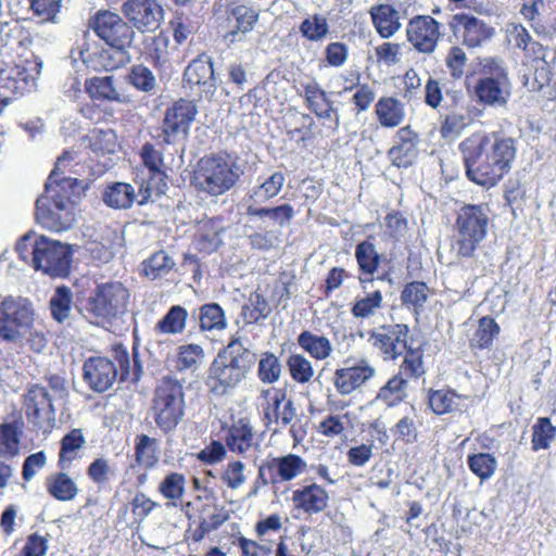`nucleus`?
Returning a JSON list of instances; mask_svg holds the SVG:
<instances>
[{
  "label": "nucleus",
  "mask_w": 556,
  "mask_h": 556,
  "mask_svg": "<svg viewBox=\"0 0 556 556\" xmlns=\"http://www.w3.org/2000/svg\"><path fill=\"white\" fill-rule=\"evenodd\" d=\"M46 486L51 496L62 502L74 500L79 491L75 481L65 472L49 476Z\"/></svg>",
  "instance_id": "nucleus-35"
},
{
  "label": "nucleus",
  "mask_w": 556,
  "mask_h": 556,
  "mask_svg": "<svg viewBox=\"0 0 556 556\" xmlns=\"http://www.w3.org/2000/svg\"><path fill=\"white\" fill-rule=\"evenodd\" d=\"M244 174V165L229 154L202 157L194 172L195 188L212 197L225 194L232 189Z\"/></svg>",
  "instance_id": "nucleus-5"
},
{
  "label": "nucleus",
  "mask_w": 556,
  "mask_h": 556,
  "mask_svg": "<svg viewBox=\"0 0 556 556\" xmlns=\"http://www.w3.org/2000/svg\"><path fill=\"white\" fill-rule=\"evenodd\" d=\"M306 468L305 459L296 454L268 457L258 467L256 483L268 485L290 482L304 473Z\"/></svg>",
  "instance_id": "nucleus-12"
},
{
  "label": "nucleus",
  "mask_w": 556,
  "mask_h": 556,
  "mask_svg": "<svg viewBox=\"0 0 556 556\" xmlns=\"http://www.w3.org/2000/svg\"><path fill=\"white\" fill-rule=\"evenodd\" d=\"M229 15L236 20L237 28L241 33H249L258 21V11L249 4L235 5Z\"/></svg>",
  "instance_id": "nucleus-57"
},
{
  "label": "nucleus",
  "mask_w": 556,
  "mask_h": 556,
  "mask_svg": "<svg viewBox=\"0 0 556 556\" xmlns=\"http://www.w3.org/2000/svg\"><path fill=\"white\" fill-rule=\"evenodd\" d=\"M368 13L375 30L382 39L394 37L403 26L402 13L393 4L377 3L370 7Z\"/></svg>",
  "instance_id": "nucleus-23"
},
{
  "label": "nucleus",
  "mask_w": 556,
  "mask_h": 556,
  "mask_svg": "<svg viewBox=\"0 0 556 556\" xmlns=\"http://www.w3.org/2000/svg\"><path fill=\"white\" fill-rule=\"evenodd\" d=\"M459 149L467 177L486 188L496 186L511 169L517 153L515 140L496 132H476L466 138Z\"/></svg>",
  "instance_id": "nucleus-1"
},
{
  "label": "nucleus",
  "mask_w": 556,
  "mask_h": 556,
  "mask_svg": "<svg viewBox=\"0 0 556 556\" xmlns=\"http://www.w3.org/2000/svg\"><path fill=\"white\" fill-rule=\"evenodd\" d=\"M112 357H90L84 364V380L89 388L102 393L116 381L117 376L125 379L129 374V354L123 345H115Z\"/></svg>",
  "instance_id": "nucleus-6"
},
{
  "label": "nucleus",
  "mask_w": 556,
  "mask_h": 556,
  "mask_svg": "<svg viewBox=\"0 0 556 556\" xmlns=\"http://www.w3.org/2000/svg\"><path fill=\"white\" fill-rule=\"evenodd\" d=\"M226 445L236 454L249 457L255 455L260 450L251 420L245 417L232 420L226 432Z\"/></svg>",
  "instance_id": "nucleus-18"
},
{
  "label": "nucleus",
  "mask_w": 556,
  "mask_h": 556,
  "mask_svg": "<svg viewBox=\"0 0 556 556\" xmlns=\"http://www.w3.org/2000/svg\"><path fill=\"white\" fill-rule=\"evenodd\" d=\"M467 464L470 470L481 480L490 479L497 468V460L490 453H478L469 455L467 458Z\"/></svg>",
  "instance_id": "nucleus-54"
},
{
  "label": "nucleus",
  "mask_w": 556,
  "mask_h": 556,
  "mask_svg": "<svg viewBox=\"0 0 556 556\" xmlns=\"http://www.w3.org/2000/svg\"><path fill=\"white\" fill-rule=\"evenodd\" d=\"M458 30L462 34L463 43L468 48H478L489 42L495 34L484 20L462 13L454 16Z\"/></svg>",
  "instance_id": "nucleus-21"
},
{
  "label": "nucleus",
  "mask_w": 556,
  "mask_h": 556,
  "mask_svg": "<svg viewBox=\"0 0 556 556\" xmlns=\"http://www.w3.org/2000/svg\"><path fill=\"white\" fill-rule=\"evenodd\" d=\"M489 210L486 205L468 204L463 206L456 218L458 255L470 257L477 247L486 237L489 225Z\"/></svg>",
  "instance_id": "nucleus-8"
},
{
  "label": "nucleus",
  "mask_w": 556,
  "mask_h": 556,
  "mask_svg": "<svg viewBox=\"0 0 556 556\" xmlns=\"http://www.w3.org/2000/svg\"><path fill=\"white\" fill-rule=\"evenodd\" d=\"M86 439L81 429H73L61 440L58 466L62 470L70 469L73 462L80 459L84 454Z\"/></svg>",
  "instance_id": "nucleus-28"
},
{
  "label": "nucleus",
  "mask_w": 556,
  "mask_h": 556,
  "mask_svg": "<svg viewBox=\"0 0 556 556\" xmlns=\"http://www.w3.org/2000/svg\"><path fill=\"white\" fill-rule=\"evenodd\" d=\"M441 27V23L430 15L414 16L406 25L407 41L419 53L431 54L442 36Z\"/></svg>",
  "instance_id": "nucleus-16"
},
{
  "label": "nucleus",
  "mask_w": 556,
  "mask_h": 556,
  "mask_svg": "<svg viewBox=\"0 0 556 556\" xmlns=\"http://www.w3.org/2000/svg\"><path fill=\"white\" fill-rule=\"evenodd\" d=\"M245 465L241 460L229 462L222 473V480L231 490H237L245 483Z\"/></svg>",
  "instance_id": "nucleus-62"
},
{
  "label": "nucleus",
  "mask_w": 556,
  "mask_h": 556,
  "mask_svg": "<svg viewBox=\"0 0 556 556\" xmlns=\"http://www.w3.org/2000/svg\"><path fill=\"white\" fill-rule=\"evenodd\" d=\"M329 31L328 18L318 13L308 15L299 26V33L311 42H321L327 38Z\"/></svg>",
  "instance_id": "nucleus-39"
},
{
  "label": "nucleus",
  "mask_w": 556,
  "mask_h": 556,
  "mask_svg": "<svg viewBox=\"0 0 556 556\" xmlns=\"http://www.w3.org/2000/svg\"><path fill=\"white\" fill-rule=\"evenodd\" d=\"M15 250L25 262H30L36 270L53 278H65L71 270L73 252L68 244L46 236L27 233L16 243Z\"/></svg>",
  "instance_id": "nucleus-4"
},
{
  "label": "nucleus",
  "mask_w": 556,
  "mask_h": 556,
  "mask_svg": "<svg viewBox=\"0 0 556 556\" xmlns=\"http://www.w3.org/2000/svg\"><path fill=\"white\" fill-rule=\"evenodd\" d=\"M198 318L201 331L223 330L227 326L225 312L216 303L202 305Z\"/></svg>",
  "instance_id": "nucleus-42"
},
{
  "label": "nucleus",
  "mask_w": 556,
  "mask_h": 556,
  "mask_svg": "<svg viewBox=\"0 0 556 556\" xmlns=\"http://www.w3.org/2000/svg\"><path fill=\"white\" fill-rule=\"evenodd\" d=\"M418 153L414 143H397L389 151L392 163L397 167H408L413 164Z\"/></svg>",
  "instance_id": "nucleus-61"
},
{
  "label": "nucleus",
  "mask_w": 556,
  "mask_h": 556,
  "mask_svg": "<svg viewBox=\"0 0 556 556\" xmlns=\"http://www.w3.org/2000/svg\"><path fill=\"white\" fill-rule=\"evenodd\" d=\"M408 332L403 324L384 325L370 331L368 341L384 361H394L408 348Z\"/></svg>",
  "instance_id": "nucleus-15"
},
{
  "label": "nucleus",
  "mask_w": 556,
  "mask_h": 556,
  "mask_svg": "<svg viewBox=\"0 0 556 556\" xmlns=\"http://www.w3.org/2000/svg\"><path fill=\"white\" fill-rule=\"evenodd\" d=\"M355 258L362 274L359 281L363 289H366V283L374 280V274L378 270L381 255L371 241L365 240L356 244Z\"/></svg>",
  "instance_id": "nucleus-27"
},
{
  "label": "nucleus",
  "mask_w": 556,
  "mask_h": 556,
  "mask_svg": "<svg viewBox=\"0 0 556 556\" xmlns=\"http://www.w3.org/2000/svg\"><path fill=\"white\" fill-rule=\"evenodd\" d=\"M85 89L88 94L96 100L114 101L118 103H129L130 97L119 92L113 84L112 76L93 77L87 79Z\"/></svg>",
  "instance_id": "nucleus-29"
},
{
  "label": "nucleus",
  "mask_w": 556,
  "mask_h": 556,
  "mask_svg": "<svg viewBox=\"0 0 556 556\" xmlns=\"http://www.w3.org/2000/svg\"><path fill=\"white\" fill-rule=\"evenodd\" d=\"M88 477L98 485H105L114 471L104 457L96 458L87 469Z\"/></svg>",
  "instance_id": "nucleus-64"
},
{
  "label": "nucleus",
  "mask_w": 556,
  "mask_h": 556,
  "mask_svg": "<svg viewBox=\"0 0 556 556\" xmlns=\"http://www.w3.org/2000/svg\"><path fill=\"white\" fill-rule=\"evenodd\" d=\"M349 422L348 414L329 415L318 426V431L328 438H334L342 434Z\"/></svg>",
  "instance_id": "nucleus-63"
},
{
  "label": "nucleus",
  "mask_w": 556,
  "mask_h": 556,
  "mask_svg": "<svg viewBox=\"0 0 556 556\" xmlns=\"http://www.w3.org/2000/svg\"><path fill=\"white\" fill-rule=\"evenodd\" d=\"M427 399L435 415H444L459 410L464 396L451 389H438L429 390Z\"/></svg>",
  "instance_id": "nucleus-31"
},
{
  "label": "nucleus",
  "mask_w": 556,
  "mask_h": 556,
  "mask_svg": "<svg viewBox=\"0 0 556 556\" xmlns=\"http://www.w3.org/2000/svg\"><path fill=\"white\" fill-rule=\"evenodd\" d=\"M127 80L136 89L150 92L155 88L156 79L151 70L144 65H135L127 75Z\"/></svg>",
  "instance_id": "nucleus-58"
},
{
  "label": "nucleus",
  "mask_w": 556,
  "mask_h": 556,
  "mask_svg": "<svg viewBox=\"0 0 556 556\" xmlns=\"http://www.w3.org/2000/svg\"><path fill=\"white\" fill-rule=\"evenodd\" d=\"M406 388L407 380L400 374L395 375L380 389L377 399L388 406L396 405L404 400Z\"/></svg>",
  "instance_id": "nucleus-46"
},
{
  "label": "nucleus",
  "mask_w": 556,
  "mask_h": 556,
  "mask_svg": "<svg viewBox=\"0 0 556 556\" xmlns=\"http://www.w3.org/2000/svg\"><path fill=\"white\" fill-rule=\"evenodd\" d=\"M404 353L405 356L400 367V375L410 378L421 377L426 372L422 362L424 352L419 348H407Z\"/></svg>",
  "instance_id": "nucleus-56"
},
{
  "label": "nucleus",
  "mask_w": 556,
  "mask_h": 556,
  "mask_svg": "<svg viewBox=\"0 0 556 556\" xmlns=\"http://www.w3.org/2000/svg\"><path fill=\"white\" fill-rule=\"evenodd\" d=\"M205 353L203 348L197 343H189L178 346L176 368L179 371H197L203 364Z\"/></svg>",
  "instance_id": "nucleus-40"
},
{
  "label": "nucleus",
  "mask_w": 556,
  "mask_h": 556,
  "mask_svg": "<svg viewBox=\"0 0 556 556\" xmlns=\"http://www.w3.org/2000/svg\"><path fill=\"white\" fill-rule=\"evenodd\" d=\"M73 293L65 286L58 287L52 294L49 305L53 319L64 323L72 313Z\"/></svg>",
  "instance_id": "nucleus-43"
},
{
  "label": "nucleus",
  "mask_w": 556,
  "mask_h": 556,
  "mask_svg": "<svg viewBox=\"0 0 556 556\" xmlns=\"http://www.w3.org/2000/svg\"><path fill=\"white\" fill-rule=\"evenodd\" d=\"M295 416L296 410L293 402L280 391L275 393L271 403L265 409L266 425L270 430L276 433L291 426L290 433L296 440L294 425H291Z\"/></svg>",
  "instance_id": "nucleus-22"
},
{
  "label": "nucleus",
  "mask_w": 556,
  "mask_h": 556,
  "mask_svg": "<svg viewBox=\"0 0 556 556\" xmlns=\"http://www.w3.org/2000/svg\"><path fill=\"white\" fill-rule=\"evenodd\" d=\"M376 114L383 127H396L404 121V104L393 97L381 98L376 103Z\"/></svg>",
  "instance_id": "nucleus-33"
},
{
  "label": "nucleus",
  "mask_w": 556,
  "mask_h": 556,
  "mask_svg": "<svg viewBox=\"0 0 556 556\" xmlns=\"http://www.w3.org/2000/svg\"><path fill=\"white\" fill-rule=\"evenodd\" d=\"M123 13L140 33L155 31L164 18V11L156 0H127Z\"/></svg>",
  "instance_id": "nucleus-17"
},
{
  "label": "nucleus",
  "mask_w": 556,
  "mask_h": 556,
  "mask_svg": "<svg viewBox=\"0 0 556 556\" xmlns=\"http://www.w3.org/2000/svg\"><path fill=\"white\" fill-rule=\"evenodd\" d=\"M288 371L293 381L300 384L312 381L315 370L312 362L300 353H290L286 362Z\"/></svg>",
  "instance_id": "nucleus-41"
},
{
  "label": "nucleus",
  "mask_w": 556,
  "mask_h": 556,
  "mask_svg": "<svg viewBox=\"0 0 556 556\" xmlns=\"http://www.w3.org/2000/svg\"><path fill=\"white\" fill-rule=\"evenodd\" d=\"M383 307V295L380 290L364 292L355 299L351 313L355 318L369 319L375 317Z\"/></svg>",
  "instance_id": "nucleus-37"
},
{
  "label": "nucleus",
  "mask_w": 556,
  "mask_h": 556,
  "mask_svg": "<svg viewBox=\"0 0 556 556\" xmlns=\"http://www.w3.org/2000/svg\"><path fill=\"white\" fill-rule=\"evenodd\" d=\"M329 494L317 483H311L292 493V502L295 508L302 509L308 515L323 511L328 506Z\"/></svg>",
  "instance_id": "nucleus-25"
},
{
  "label": "nucleus",
  "mask_w": 556,
  "mask_h": 556,
  "mask_svg": "<svg viewBox=\"0 0 556 556\" xmlns=\"http://www.w3.org/2000/svg\"><path fill=\"white\" fill-rule=\"evenodd\" d=\"M72 154L64 152L55 163L46 182L45 194L36 201V218L48 230L61 232L70 229L75 222L74 193L75 179L58 178L59 172L71 161Z\"/></svg>",
  "instance_id": "nucleus-2"
},
{
  "label": "nucleus",
  "mask_w": 556,
  "mask_h": 556,
  "mask_svg": "<svg viewBox=\"0 0 556 556\" xmlns=\"http://www.w3.org/2000/svg\"><path fill=\"white\" fill-rule=\"evenodd\" d=\"M136 192L131 185L114 182L109 185L102 194L103 202L114 210H127L136 201Z\"/></svg>",
  "instance_id": "nucleus-32"
},
{
  "label": "nucleus",
  "mask_w": 556,
  "mask_h": 556,
  "mask_svg": "<svg viewBox=\"0 0 556 556\" xmlns=\"http://www.w3.org/2000/svg\"><path fill=\"white\" fill-rule=\"evenodd\" d=\"M500 326L491 317H482L479 320L477 330L470 339L472 349H488L500 333Z\"/></svg>",
  "instance_id": "nucleus-44"
},
{
  "label": "nucleus",
  "mask_w": 556,
  "mask_h": 556,
  "mask_svg": "<svg viewBox=\"0 0 556 556\" xmlns=\"http://www.w3.org/2000/svg\"><path fill=\"white\" fill-rule=\"evenodd\" d=\"M30 8L41 22H56L63 0H29Z\"/></svg>",
  "instance_id": "nucleus-60"
},
{
  "label": "nucleus",
  "mask_w": 556,
  "mask_h": 556,
  "mask_svg": "<svg viewBox=\"0 0 556 556\" xmlns=\"http://www.w3.org/2000/svg\"><path fill=\"white\" fill-rule=\"evenodd\" d=\"M20 422L0 424V456L12 458L20 453L21 437L23 434Z\"/></svg>",
  "instance_id": "nucleus-36"
},
{
  "label": "nucleus",
  "mask_w": 556,
  "mask_h": 556,
  "mask_svg": "<svg viewBox=\"0 0 556 556\" xmlns=\"http://www.w3.org/2000/svg\"><path fill=\"white\" fill-rule=\"evenodd\" d=\"M296 343L316 361H325L333 352L332 343L327 337L308 330H304L298 336Z\"/></svg>",
  "instance_id": "nucleus-30"
},
{
  "label": "nucleus",
  "mask_w": 556,
  "mask_h": 556,
  "mask_svg": "<svg viewBox=\"0 0 556 556\" xmlns=\"http://www.w3.org/2000/svg\"><path fill=\"white\" fill-rule=\"evenodd\" d=\"M195 115L197 109L192 102L187 100L175 102L166 110L161 134L157 135V138L166 144H175L184 140Z\"/></svg>",
  "instance_id": "nucleus-13"
},
{
  "label": "nucleus",
  "mask_w": 556,
  "mask_h": 556,
  "mask_svg": "<svg viewBox=\"0 0 556 556\" xmlns=\"http://www.w3.org/2000/svg\"><path fill=\"white\" fill-rule=\"evenodd\" d=\"M34 308L24 298L8 296L0 304V338L21 342L34 326Z\"/></svg>",
  "instance_id": "nucleus-11"
},
{
  "label": "nucleus",
  "mask_w": 556,
  "mask_h": 556,
  "mask_svg": "<svg viewBox=\"0 0 556 556\" xmlns=\"http://www.w3.org/2000/svg\"><path fill=\"white\" fill-rule=\"evenodd\" d=\"M270 311L266 299L262 294L254 292L250 295L249 302L243 306L242 314L249 324H253L262 318H266Z\"/></svg>",
  "instance_id": "nucleus-55"
},
{
  "label": "nucleus",
  "mask_w": 556,
  "mask_h": 556,
  "mask_svg": "<svg viewBox=\"0 0 556 556\" xmlns=\"http://www.w3.org/2000/svg\"><path fill=\"white\" fill-rule=\"evenodd\" d=\"M159 492L176 506V502L182 500L186 492L185 476L179 472L168 473L159 484Z\"/></svg>",
  "instance_id": "nucleus-48"
},
{
  "label": "nucleus",
  "mask_w": 556,
  "mask_h": 556,
  "mask_svg": "<svg viewBox=\"0 0 556 556\" xmlns=\"http://www.w3.org/2000/svg\"><path fill=\"white\" fill-rule=\"evenodd\" d=\"M184 79L191 88L197 87L198 92L206 97H212L217 89L213 61L205 54L190 62L184 72Z\"/></svg>",
  "instance_id": "nucleus-20"
},
{
  "label": "nucleus",
  "mask_w": 556,
  "mask_h": 556,
  "mask_svg": "<svg viewBox=\"0 0 556 556\" xmlns=\"http://www.w3.org/2000/svg\"><path fill=\"white\" fill-rule=\"evenodd\" d=\"M255 359V354L240 338L232 339L208 368L206 386L210 392L216 396L230 394L247 378Z\"/></svg>",
  "instance_id": "nucleus-3"
},
{
  "label": "nucleus",
  "mask_w": 556,
  "mask_h": 556,
  "mask_svg": "<svg viewBox=\"0 0 556 556\" xmlns=\"http://www.w3.org/2000/svg\"><path fill=\"white\" fill-rule=\"evenodd\" d=\"M41 68L42 62L38 59L26 61L25 66L15 67L14 76L9 78L3 87L11 89L14 93L24 94L36 86Z\"/></svg>",
  "instance_id": "nucleus-26"
},
{
  "label": "nucleus",
  "mask_w": 556,
  "mask_h": 556,
  "mask_svg": "<svg viewBox=\"0 0 556 556\" xmlns=\"http://www.w3.org/2000/svg\"><path fill=\"white\" fill-rule=\"evenodd\" d=\"M188 316L189 314L185 307L174 305L156 323L154 331L161 334H180L186 329Z\"/></svg>",
  "instance_id": "nucleus-34"
},
{
  "label": "nucleus",
  "mask_w": 556,
  "mask_h": 556,
  "mask_svg": "<svg viewBox=\"0 0 556 556\" xmlns=\"http://www.w3.org/2000/svg\"><path fill=\"white\" fill-rule=\"evenodd\" d=\"M475 94L486 106L506 108L511 96L510 83L506 75L481 77L475 86Z\"/></svg>",
  "instance_id": "nucleus-19"
},
{
  "label": "nucleus",
  "mask_w": 556,
  "mask_h": 556,
  "mask_svg": "<svg viewBox=\"0 0 556 556\" xmlns=\"http://www.w3.org/2000/svg\"><path fill=\"white\" fill-rule=\"evenodd\" d=\"M203 20L200 15H178L173 22L174 39L181 45L188 40L201 26Z\"/></svg>",
  "instance_id": "nucleus-52"
},
{
  "label": "nucleus",
  "mask_w": 556,
  "mask_h": 556,
  "mask_svg": "<svg viewBox=\"0 0 556 556\" xmlns=\"http://www.w3.org/2000/svg\"><path fill=\"white\" fill-rule=\"evenodd\" d=\"M175 266V261L163 250L155 252L143 263V273L150 279L166 276Z\"/></svg>",
  "instance_id": "nucleus-45"
},
{
  "label": "nucleus",
  "mask_w": 556,
  "mask_h": 556,
  "mask_svg": "<svg viewBox=\"0 0 556 556\" xmlns=\"http://www.w3.org/2000/svg\"><path fill=\"white\" fill-rule=\"evenodd\" d=\"M556 437V427L547 417L539 418L532 427V448L546 450Z\"/></svg>",
  "instance_id": "nucleus-51"
},
{
  "label": "nucleus",
  "mask_w": 556,
  "mask_h": 556,
  "mask_svg": "<svg viewBox=\"0 0 556 556\" xmlns=\"http://www.w3.org/2000/svg\"><path fill=\"white\" fill-rule=\"evenodd\" d=\"M130 300L129 290L121 281H108L97 285L87 299V314L102 320H110L124 315Z\"/></svg>",
  "instance_id": "nucleus-9"
},
{
  "label": "nucleus",
  "mask_w": 556,
  "mask_h": 556,
  "mask_svg": "<svg viewBox=\"0 0 556 556\" xmlns=\"http://www.w3.org/2000/svg\"><path fill=\"white\" fill-rule=\"evenodd\" d=\"M282 365L279 358L271 352L261 355L257 366V376L263 383H276L281 376Z\"/></svg>",
  "instance_id": "nucleus-47"
},
{
  "label": "nucleus",
  "mask_w": 556,
  "mask_h": 556,
  "mask_svg": "<svg viewBox=\"0 0 556 556\" xmlns=\"http://www.w3.org/2000/svg\"><path fill=\"white\" fill-rule=\"evenodd\" d=\"M375 374L376 369L366 361H362L356 366L337 369L333 383L341 395H349L365 384Z\"/></svg>",
  "instance_id": "nucleus-24"
},
{
  "label": "nucleus",
  "mask_w": 556,
  "mask_h": 556,
  "mask_svg": "<svg viewBox=\"0 0 556 556\" xmlns=\"http://www.w3.org/2000/svg\"><path fill=\"white\" fill-rule=\"evenodd\" d=\"M303 96L307 108L314 113L326 106L331 100L328 98L327 92L320 87L316 80H311L303 84Z\"/></svg>",
  "instance_id": "nucleus-59"
},
{
  "label": "nucleus",
  "mask_w": 556,
  "mask_h": 556,
  "mask_svg": "<svg viewBox=\"0 0 556 556\" xmlns=\"http://www.w3.org/2000/svg\"><path fill=\"white\" fill-rule=\"evenodd\" d=\"M152 410L154 421L163 432H169L178 426L185 413V393L177 379H162L154 392Z\"/></svg>",
  "instance_id": "nucleus-7"
},
{
  "label": "nucleus",
  "mask_w": 556,
  "mask_h": 556,
  "mask_svg": "<svg viewBox=\"0 0 556 556\" xmlns=\"http://www.w3.org/2000/svg\"><path fill=\"white\" fill-rule=\"evenodd\" d=\"M157 441L147 434L136 437L135 455L140 466L147 468L153 467L157 462L156 457Z\"/></svg>",
  "instance_id": "nucleus-50"
},
{
  "label": "nucleus",
  "mask_w": 556,
  "mask_h": 556,
  "mask_svg": "<svg viewBox=\"0 0 556 556\" xmlns=\"http://www.w3.org/2000/svg\"><path fill=\"white\" fill-rule=\"evenodd\" d=\"M220 229L213 220L203 223L197 239L198 250L207 253L215 251L223 242Z\"/></svg>",
  "instance_id": "nucleus-49"
},
{
  "label": "nucleus",
  "mask_w": 556,
  "mask_h": 556,
  "mask_svg": "<svg viewBox=\"0 0 556 556\" xmlns=\"http://www.w3.org/2000/svg\"><path fill=\"white\" fill-rule=\"evenodd\" d=\"M429 289L426 283L413 281L407 283L402 293L401 300L403 305L413 307L415 312L422 308L428 300Z\"/></svg>",
  "instance_id": "nucleus-53"
},
{
  "label": "nucleus",
  "mask_w": 556,
  "mask_h": 556,
  "mask_svg": "<svg viewBox=\"0 0 556 556\" xmlns=\"http://www.w3.org/2000/svg\"><path fill=\"white\" fill-rule=\"evenodd\" d=\"M90 27L99 38L117 50L118 61L105 65L106 70L118 67L128 61L126 49L131 46L135 31L118 14L110 11L98 12L90 21Z\"/></svg>",
  "instance_id": "nucleus-10"
},
{
  "label": "nucleus",
  "mask_w": 556,
  "mask_h": 556,
  "mask_svg": "<svg viewBox=\"0 0 556 556\" xmlns=\"http://www.w3.org/2000/svg\"><path fill=\"white\" fill-rule=\"evenodd\" d=\"M286 177L281 172H275L262 184L252 188L249 193V200L254 204H263L276 197L282 189Z\"/></svg>",
  "instance_id": "nucleus-38"
},
{
  "label": "nucleus",
  "mask_w": 556,
  "mask_h": 556,
  "mask_svg": "<svg viewBox=\"0 0 556 556\" xmlns=\"http://www.w3.org/2000/svg\"><path fill=\"white\" fill-rule=\"evenodd\" d=\"M53 396L45 387L34 384L24 395V406L27 419L39 430L49 432L54 427L55 409Z\"/></svg>",
  "instance_id": "nucleus-14"
}]
</instances>
